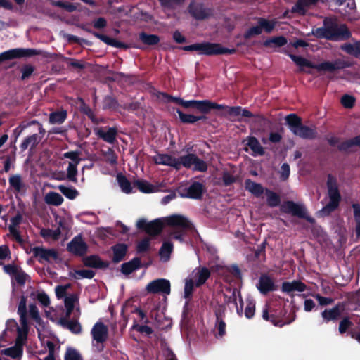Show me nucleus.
Returning <instances> with one entry per match:
<instances>
[{"label":"nucleus","instance_id":"nucleus-1","mask_svg":"<svg viewBox=\"0 0 360 360\" xmlns=\"http://www.w3.org/2000/svg\"><path fill=\"white\" fill-rule=\"evenodd\" d=\"M167 103H175L185 108H194L202 114H208L212 110L223 108L221 104H218L210 100H190L184 101L180 97H175L167 93L161 94Z\"/></svg>","mask_w":360,"mask_h":360},{"label":"nucleus","instance_id":"nucleus-2","mask_svg":"<svg viewBox=\"0 0 360 360\" xmlns=\"http://www.w3.org/2000/svg\"><path fill=\"white\" fill-rule=\"evenodd\" d=\"M288 55L290 59L300 68V71H304L302 69L303 67H307L316 69L319 72H333L338 70L344 69L347 66L346 63L340 59L335 60L333 62L327 60L315 64L302 56H296L292 53H288Z\"/></svg>","mask_w":360,"mask_h":360},{"label":"nucleus","instance_id":"nucleus-3","mask_svg":"<svg viewBox=\"0 0 360 360\" xmlns=\"http://www.w3.org/2000/svg\"><path fill=\"white\" fill-rule=\"evenodd\" d=\"M182 49L186 51H196L199 54L205 56L233 54L236 52L235 49H229L222 46L220 44L211 42L196 43L183 46Z\"/></svg>","mask_w":360,"mask_h":360},{"label":"nucleus","instance_id":"nucleus-4","mask_svg":"<svg viewBox=\"0 0 360 360\" xmlns=\"http://www.w3.org/2000/svg\"><path fill=\"white\" fill-rule=\"evenodd\" d=\"M285 120L289 129L294 135L304 139H314L316 138V131L309 126L304 125L302 119L297 115L295 113L289 114L285 117Z\"/></svg>","mask_w":360,"mask_h":360},{"label":"nucleus","instance_id":"nucleus-5","mask_svg":"<svg viewBox=\"0 0 360 360\" xmlns=\"http://www.w3.org/2000/svg\"><path fill=\"white\" fill-rule=\"evenodd\" d=\"M287 310L284 308L277 310L268 309L267 306L263 309L262 318L267 321H270L274 326L283 327L285 324H290L293 322L296 318L295 311H291L286 317Z\"/></svg>","mask_w":360,"mask_h":360},{"label":"nucleus","instance_id":"nucleus-6","mask_svg":"<svg viewBox=\"0 0 360 360\" xmlns=\"http://www.w3.org/2000/svg\"><path fill=\"white\" fill-rule=\"evenodd\" d=\"M326 186L329 202L323 207V211L330 213L339 207L341 201V194L338 188L337 178L331 174L327 176Z\"/></svg>","mask_w":360,"mask_h":360},{"label":"nucleus","instance_id":"nucleus-7","mask_svg":"<svg viewBox=\"0 0 360 360\" xmlns=\"http://www.w3.org/2000/svg\"><path fill=\"white\" fill-rule=\"evenodd\" d=\"M256 20L257 25L250 27L243 34V37L245 40L261 34L263 31L268 34L271 33L278 23L276 19L268 20L265 18L259 17L257 18Z\"/></svg>","mask_w":360,"mask_h":360},{"label":"nucleus","instance_id":"nucleus-8","mask_svg":"<svg viewBox=\"0 0 360 360\" xmlns=\"http://www.w3.org/2000/svg\"><path fill=\"white\" fill-rule=\"evenodd\" d=\"M281 211L283 213L291 214L292 216L307 220L310 224H314L315 219L307 215V209L304 205L298 204L292 200H287L281 206Z\"/></svg>","mask_w":360,"mask_h":360},{"label":"nucleus","instance_id":"nucleus-9","mask_svg":"<svg viewBox=\"0 0 360 360\" xmlns=\"http://www.w3.org/2000/svg\"><path fill=\"white\" fill-rule=\"evenodd\" d=\"M33 256L37 258V261L43 264L44 262L52 263L60 260L59 254L54 248H45L43 246H35L32 248Z\"/></svg>","mask_w":360,"mask_h":360},{"label":"nucleus","instance_id":"nucleus-10","mask_svg":"<svg viewBox=\"0 0 360 360\" xmlns=\"http://www.w3.org/2000/svg\"><path fill=\"white\" fill-rule=\"evenodd\" d=\"M202 0H191L188 11L190 15L198 20L208 19L212 15V10L205 8Z\"/></svg>","mask_w":360,"mask_h":360},{"label":"nucleus","instance_id":"nucleus-11","mask_svg":"<svg viewBox=\"0 0 360 360\" xmlns=\"http://www.w3.org/2000/svg\"><path fill=\"white\" fill-rule=\"evenodd\" d=\"M352 36L351 32L346 25H338L336 22L329 20L328 40L345 41L349 39Z\"/></svg>","mask_w":360,"mask_h":360},{"label":"nucleus","instance_id":"nucleus-12","mask_svg":"<svg viewBox=\"0 0 360 360\" xmlns=\"http://www.w3.org/2000/svg\"><path fill=\"white\" fill-rule=\"evenodd\" d=\"M41 54V51L34 49H13L0 53V64L6 60L32 57Z\"/></svg>","mask_w":360,"mask_h":360},{"label":"nucleus","instance_id":"nucleus-13","mask_svg":"<svg viewBox=\"0 0 360 360\" xmlns=\"http://www.w3.org/2000/svg\"><path fill=\"white\" fill-rule=\"evenodd\" d=\"M136 227L151 236H157L162 232L164 224L160 219H156L150 222L144 219H140L136 222Z\"/></svg>","mask_w":360,"mask_h":360},{"label":"nucleus","instance_id":"nucleus-14","mask_svg":"<svg viewBox=\"0 0 360 360\" xmlns=\"http://www.w3.org/2000/svg\"><path fill=\"white\" fill-rule=\"evenodd\" d=\"M204 192L205 186L199 181H194L188 187H179L178 189V193L181 197L195 200L201 199Z\"/></svg>","mask_w":360,"mask_h":360},{"label":"nucleus","instance_id":"nucleus-15","mask_svg":"<svg viewBox=\"0 0 360 360\" xmlns=\"http://www.w3.org/2000/svg\"><path fill=\"white\" fill-rule=\"evenodd\" d=\"M67 250L77 257H84L88 251V245L82 234L75 236L67 245Z\"/></svg>","mask_w":360,"mask_h":360},{"label":"nucleus","instance_id":"nucleus-16","mask_svg":"<svg viewBox=\"0 0 360 360\" xmlns=\"http://www.w3.org/2000/svg\"><path fill=\"white\" fill-rule=\"evenodd\" d=\"M146 290L148 293L169 295L171 284L167 279L158 278L148 283Z\"/></svg>","mask_w":360,"mask_h":360},{"label":"nucleus","instance_id":"nucleus-17","mask_svg":"<svg viewBox=\"0 0 360 360\" xmlns=\"http://www.w3.org/2000/svg\"><path fill=\"white\" fill-rule=\"evenodd\" d=\"M166 223L170 226L179 227L185 231L194 229L193 224L186 217L180 214H173L167 217Z\"/></svg>","mask_w":360,"mask_h":360},{"label":"nucleus","instance_id":"nucleus-18","mask_svg":"<svg viewBox=\"0 0 360 360\" xmlns=\"http://www.w3.org/2000/svg\"><path fill=\"white\" fill-rule=\"evenodd\" d=\"M92 338L97 343H103L108 339V327L102 322H96L91 331Z\"/></svg>","mask_w":360,"mask_h":360},{"label":"nucleus","instance_id":"nucleus-19","mask_svg":"<svg viewBox=\"0 0 360 360\" xmlns=\"http://www.w3.org/2000/svg\"><path fill=\"white\" fill-rule=\"evenodd\" d=\"M342 310L340 303L337 304L333 308L325 309L321 312L323 321L325 323H328L329 322L335 323L341 318Z\"/></svg>","mask_w":360,"mask_h":360},{"label":"nucleus","instance_id":"nucleus-20","mask_svg":"<svg viewBox=\"0 0 360 360\" xmlns=\"http://www.w3.org/2000/svg\"><path fill=\"white\" fill-rule=\"evenodd\" d=\"M82 262L84 266L104 269L109 266V262L103 261L101 257L97 255H91L89 256L83 257Z\"/></svg>","mask_w":360,"mask_h":360},{"label":"nucleus","instance_id":"nucleus-21","mask_svg":"<svg viewBox=\"0 0 360 360\" xmlns=\"http://www.w3.org/2000/svg\"><path fill=\"white\" fill-rule=\"evenodd\" d=\"M22 221V215L18 212L15 216L11 219V224L8 226V231L10 234L14 238V239L19 244H22L24 243V240L20 235V231L17 229V226H18Z\"/></svg>","mask_w":360,"mask_h":360},{"label":"nucleus","instance_id":"nucleus-22","mask_svg":"<svg viewBox=\"0 0 360 360\" xmlns=\"http://www.w3.org/2000/svg\"><path fill=\"white\" fill-rule=\"evenodd\" d=\"M257 288L262 294L266 295L270 292L276 290V286L269 276L262 274L259 278Z\"/></svg>","mask_w":360,"mask_h":360},{"label":"nucleus","instance_id":"nucleus-23","mask_svg":"<svg viewBox=\"0 0 360 360\" xmlns=\"http://www.w3.org/2000/svg\"><path fill=\"white\" fill-rule=\"evenodd\" d=\"M307 289V286L305 283L300 281L294 280L292 282L284 281L282 283L281 290L283 292L289 294L291 297H293L294 295L291 294V292L297 291V292H304Z\"/></svg>","mask_w":360,"mask_h":360},{"label":"nucleus","instance_id":"nucleus-24","mask_svg":"<svg viewBox=\"0 0 360 360\" xmlns=\"http://www.w3.org/2000/svg\"><path fill=\"white\" fill-rule=\"evenodd\" d=\"M223 108H220L219 110H225V112L223 113V115H229L231 117H236L239 115H242L245 117H253L255 115L254 114L248 110L246 108H243L240 106H233L229 107L227 105H221Z\"/></svg>","mask_w":360,"mask_h":360},{"label":"nucleus","instance_id":"nucleus-25","mask_svg":"<svg viewBox=\"0 0 360 360\" xmlns=\"http://www.w3.org/2000/svg\"><path fill=\"white\" fill-rule=\"evenodd\" d=\"M43 137L44 136L40 134H33L26 136L20 145L21 151L24 152L29 147L30 150H34L40 143Z\"/></svg>","mask_w":360,"mask_h":360},{"label":"nucleus","instance_id":"nucleus-26","mask_svg":"<svg viewBox=\"0 0 360 360\" xmlns=\"http://www.w3.org/2000/svg\"><path fill=\"white\" fill-rule=\"evenodd\" d=\"M9 185L15 193L24 195L27 191V185L23 181L21 175L13 174L9 177Z\"/></svg>","mask_w":360,"mask_h":360},{"label":"nucleus","instance_id":"nucleus-27","mask_svg":"<svg viewBox=\"0 0 360 360\" xmlns=\"http://www.w3.org/2000/svg\"><path fill=\"white\" fill-rule=\"evenodd\" d=\"M105 129H107L106 131L101 127L98 128L96 131V134L104 141L113 144L116 140L117 129L110 127H106Z\"/></svg>","mask_w":360,"mask_h":360},{"label":"nucleus","instance_id":"nucleus-28","mask_svg":"<svg viewBox=\"0 0 360 360\" xmlns=\"http://www.w3.org/2000/svg\"><path fill=\"white\" fill-rule=\"evenodd\" d=\"M143 266L141 260L139 257H136L127 262H124L121 265L120 271L126 276H128L141 269Z\"/></svg>","mask_w":360,"mask_h":360},{"label":"nucleus","instance_id":"nucleus-29","mask_svg":"<svg viewBox=\"0 0 360 360\" xmlns=\"http://www.w3.org/2000/svg\"><path fill=\"white\" fill-rule=\"evenodd\" d=\"M113 256L112 261L115 264H117L122 261L128 251V245L125 243H117L111 248Z\"/></svg>","mask_w":360,"mask_h":360},{"label":"nucleus","instance_id":"nucleus-30","mask_svg":"<svg viewBox=\"0 0 360 360\" xmlns=\"http://www.w3.org/2000/svg\"><path fill=\"white\" fill-rule=\"evenodd\" d=\"M155 162L158 165H167L179 170V164L178 158L168 154H158L155 159Z\"/></svg>","mask_w":360,"mask_h":360},{"label":"nucleus","instance_id":"nucleus-31","mask_svg":"<svg viewBox=\"0 0 360 360\" xmlns=\"http://www.w3.org/2000/svg\"><path fill=\"white\" fill-rule=\"evenodd\" d=\"M318 0H297L295 4L291 8V13H298L299 15H304L307 13V7L315 5Z\"/></svg>","mask_w":360,"mask_h":360},{"label":"nucleus","instance_id":"nucleus-32","mask_svg":"<svg viewBox=\"0 0 360 360\" xmlns=\"http://www.w3.org/2000/svg\"><path fill=\"white\" fill-rule=\"evenodd\" d=\"M246 146L252 151L253 156L264 155L265 154L264 148L261 146L258 139L255 136H248L247 138Z\"/></svg>","mask_w":360,"mask_h":360},{"label":"nucleus","instance_id":"nucleus-33","mask_svg":"<svg viewBox=\"0 0 360 360\" xmlns=\"http://www.w3.org/2000/svg\"><path fill=\"white\" fill-rule=\"evenodd\" d=\"M176 112L179 115L180 121L184 124H194L198 121L207 120V117L205 115V114L199 116L186 114L179 108L176 109Z\"/></svg>","mask_w":360,"mask_h":360},{"label":"nucleus","instance_id":"nucleus-34","mask_svg":"<svg viewBox=\"0 0 360 360\" xmlns=\"http://www.w3.org/2000/svg\"><path fill=\"white\" fill-rule=\"evenodd\" d=\"M59 322L63 327L68 328L74 334H79L82 333V326L77 321L61 318Z\"/></svg>","mask_w":360,"mask_h":360},{"label":"nucleus","instance_id":"nucleus-35","mask_svg":"<svg viewBox=\"0 0 360 360\" xmlns=\"http://www.w3.org/2000/svg\"><path fill=\"white\" fill-rule=\"evenodd\" d=\"M27 313V297L22 295L20 297L18 307V314L20 316V322L22 327H25L28 324Z\"/></svg>","mask_w":360,"mask_h":360},{"label":"nucleus","instance_id":"nucleus-36","mask_svg":"<svg viewBox=\"0 0 360 360\" xmlns=\"http://www.w3.org/2000/svg\"><path fill=\"white\" fill-rule=\"evenodd\" d=\"M67 117V110L63 109L56 110L49 114V122L51 124H60L65 121Z\"/></svg>","mask_w":360,"mask_h":360},{"label":"nucleus","instance_id":"nucleus-37","mask_svg":"<svg viewBox=\"0 0 360 360\" xmlns=\"http://www.w3.org/2000/svg\"><path fill=\"white\" fill-rule=\"evenodd\" d=\"M211 275L210 271L207 267H201L195 275V285L200 287L202 285Z\"/></svg>","mask_w":360,"mask_h":360},{"label":"nucleus","instance_id":"nucleus-38","mask_svg":"<svg viewBox=\"0 0 360 360\" xmlns=\"http://www.w3.org/2000/svg\"><path fill=\"white\" fill-rule=\"evenodd\" d=\"M245 184V188L256 197H259L264 192L265 193V190L260 184L252 181L251 179H246Z\"/></svg>","mask_w":360,"mask_h":360},{"label":"nucleus","instance_id":"nucleus-39","mask_svg":"<svg viewBox=\"0 0 360 360\" xmlns=\"http://www.w3.org/2000/svg\"><path fill=\"white\" fill-rule=\"evenodd\" d=\"M139 39L148 46L157 45L160 41L159 36L157 34H148L145 32L139 34Z\"/></svg>","mask_w":360,"mask_h":360},{"label":"nucleus","instance_id":"nucleus-40","mask_svg":"<svg viewBox=\"0 0 360 360\" xmlns=\"http://www.w3.org/2000/svg\"><path fill=\"white\" fill-rule=\"evenodd\" d=\"M265 195L266 196V204L270 207H276L281 204V197L276 192L266 188Z\"/></svg>","mask_w":360,"mask_h":360},{"label":"nucleus","instance_id":"nucleus-41","mask_svg":"<svg viewBox=\"0 0 360 360\" xmlns=\"http://www.w3.org/2000/svg\"><path fill=\"white\" fill-rule=\"evenodd\" d=\"M329 20H323V27H318L312 30V34L319 39H326L328 40Z\"/></svg>","mask_w":360,"mask_h":360},{"label":"nucleus","instance_id":"nucleus-42","mask_svg":"<svg viewBox=\"0 0 360 360\" xmlns=\"http://www.w3.org/2000/svg\"><path fill=\"white\" fill-rule=\"evenodd\" d=\"M116 179L121 190L124 193L129 194L132 192L131 184L124 174L122 173L117 174Z\"/></svg>","mask_w":360,"mask_h":360},{"label":"nucleus","instance_id":"nucleus-43","mask_svg":"<svg viewBox=\"0 0 360 360\" xmlns=\"http://www.w3.org/2000/svg\"><path fill=\"white\" fill-rule=\"evenodd\" d=\"M287 39L284 36L273 37L267 39L263 42L265 47H271L274 45L275 47H282L287 44Z\"/></svg>","mask_w":360,"mask_h":360},{"label":"nucleus","instance_id":"nucleus-44","mask_svg":"<svg viewBox=\"0 0 360 360\" xmlns=\"http://www.w3.org/2000/svg\"><path fill=\"white\" fill-rule=\"evenodd\" d=\"M134 185L144 193H151L155 191V187L146 180H136Z\"/></svg>","mask_w":360,"mask_h":360},{"label":"nucleus","instance_id":"nucleus-45","mask_svg":"<svg viewBox=\"0 0 360 360\" xmlns=\"http://www.w3.org/2000/svg\"><path fill=\"white\" fill-rule=\"evenodd\" d=\"M353 326L354 323L350 320V318L344 316L339 322L338 331L340 335H343L346 333H348V335H349V332L353 331L351 330Z\"/></svg>","mask_w":360,"mask_h":360},{"label":"nucleus","instance_id":"nucleus-46","mask_svg":"<svg viewBox=\"0 0 360 360\" xmlns=\"http://www.w3.org/2000/svg\"><path fill=\"white\" fill-rule=\"evenodd\" d=\"M342 49L356 58L360 57V41L355 42L354 44H345L342 46Z\"/></svg>","mask_w":360,"mask_h":360},{"label":"nucleus","instance_id":"nucleus-47","mask_svg":"<svg viewBox=\"0 0 360 360\" xmlns=\"http://www.w3.org/2000/svg\"><path fill=\"white\" fill-rule=\"evenodd\" d=\"M45 201L49 205L58 206L63 203V198L56 192H49L45 197Z\"/></svg>","mask_w":360,"mask_h":360},{"label":"nucleus","instance_id":"nucleus-48","mask_svg":"<svg viewBox=\"0 0 360 360\" xmlns=\"http://www.w3.org/2000/svg\"><path fill=\"white\" fill-rule=\"evenodd\" d=\"M95 274V271L90 269L75 270L74 273H69L70 277L76 279H79L80 278L91 279L94 277Z\"/></svg>","mask_w":360,"mask_h":360},{"label":"nucleus","instance_id":"nucleus-49","mask_svg":"<svg viewBox=\"0 0 360 360\" xmlns=\"http://www.w3.org/2000/svg\"><path fill=\"white\" fill-rule=\"evenodd\" d=\"M196 158V155L193 153H189L186 155L181 156L178 158V162L179 164V169L181 166H184L186 168H191L193 163L195 162V160Z\"/></svg>","mask_w":360,"mask_h":360},{"label":"nucleus","instance_id":"nucleus-50","mask_svg":"<svg viewBox=\"0 0 360 360\" xmlns=\"http://www.w3.org/2000/svg\"><path fill=\"white\" fill-rule=\"evenodd\" d=\"M28 330V324H27L26 326H22L21 328H18L17 330L18 335L15 340V345H18L21 348H22L27 340Z\"/></svg>","mask_w":360,"mask_h":360},{"label":"nucleus","instance_id":"nucleus-51","mask_svg":"<svg viewBox=\"0 0 360 360\" xmlns=\"http://www.w3.org/2000/svg\"><path fill=\"white\" fill-rule=\"evenodd\" d=\"M119 107L117 100L112 96H105L103 101V110H116Z\"/></svg>","mask_w":360,"mask_h":360},{"label":"nucleus","instance_id":"nucleus-52","mask_svg":"<svg viewBox=\"0 0 360 360\" xmlns=\"http://www.w3.org/2000/svg\"><path fill=\"white\" fill-rule=\"evenodd\" d=\"M4 353L13 359H18L22 356L23 348L15 344L14 346L5 349Z\"/></svg>","mask_w":360,"mask_h":360},{"label":"nucleus","instance_id":"nucleus-53","mask_svg":"<svg viewBox=\"0 0 360 360\" xmlns=\"http://www.w3.org/2000/svg\"><path fill=\"white\" fill-rule=\"evenodd\" d=\"M58 190L68 199L74 200L78 195V191L72 187H68L63 185L58 186Z\"/></svg>","mask_w":360,"mask_h":360},{"label":"nucleus","instance_id":"nucleus-54","mask_svg":"<svg viewBox=\"0 0 360 360\" xmlns=\"http://www.w3.org/2000/svg\"><path fill=\"white\" fill-rule=\"evenodd\" d=\"M51 5L63 8L70 13L74 12L77 9V6L74 4L63 1H52Z\"/></svg>","mask_w":360,"mask_h":360},{"label":"nucleus","instance_id":"nucleus-55","mask_svg":"<svg viewBox=\"0 0 360 360\" xmlns=\"http://www.w3.org/2000/svg\"><path fill=\"white\" fill-rule=\"evenodd\" d=\"M246 307L245 309V316L247 319H252L255 312V302L252 299L246 300Z\"/></svg>","mask_w":360,"mask_h":360},{"label":"nucleus","instance_id":"nucleus-56","mask_svg":"<svg viewBox=\"0 0 360 360\" xmlns=\"http://www.w3.org/2000/svg\"><path fill=\"white\" fill-rule=\"evenodd\" d=\"M11 259V252L7 245H0V265H4V261Z\"/></svg>","mask_w":360,"mask_h":360},{"label":"nucleus","instance_id":"nucleus-57","mask_svg":"<svg viewBox=\"0 0 360 360\" xmlns=\"http://www.w3.org/2000/svg\"><path fill=\"white\" fill-rule=\"evenodd\" d=\"M75 164H72V162H69L68 169H67V178L68 180L72 182H77V169Z\"/></svg>","mask_w":360,"mask_h":360},{"label":"nucleus","instance_id":"nucleus-58","mask_svg":"<svg viewBox=\"0 0 360 360\" xmlns=\"http://www.w3.org/2000/svg\"><path fill=\"white\" fill-rule=\"evenodd\" d=\"M173 250V245L170 242H164L160 249L159 254L162 257H169Z\"/></svg>","mask_w":360,"mask_h":360},{"label":"nucleus","instance_id":"nucleus-59","mask_svg":"<svg viewBox=\"0 0 360 360\" xmlns=\"http://www.w3.org/2000/svg\"><path fill=\"white\" fill-rule=\"evenodd\" d=\"M34 67L30 64H26L21 67L20 72L22 73L21 79L25 80L28 79L33 73Z\"/></svg>","mask_w":360,"mask_h":360},{"label":"nucleus","instance_id":"nucleus-60","mask_svg":"<svg viewBox=\"0 0 360 360\" xmlns=\"http://www.w3.org/2000/svg\"><path fill=\"white\" fill-rule=\"evenodd\" d=\"M194 285L195 284H194L193 280H191V279L186 281L185 285H184V297L186 300H191Z\"/></svg>","mask_w":360,"mask_h":360},{"label":"nucleus","instance_id":"nucleus-61","mask_svg":"<svg viewBox=\"0 0 360 360\" xmlns=\"http://www.w3.org/2000/svg\"><path fill=\"white\" fill-rule=\"evenodd\" d=\"M160 5L165 8L172 9L176 6L181 5L185 0H158Z\"/></svg>","mask_w":360,"mask_h":360},{"label":"nucleus","instance_id":"nucleus-62","mask_svg":"<svg viewBox=\"0 0 360 360\" xmlns=\"http://www.w3.org/2000/svg\"><path fill=\"white\" fill-rule=\"evenodd\" d=\"M29 313L32 319H33L37 323L41 324L42 319L39 316L38 308L34 304H30Z\"/></svg>","mask_w":360,"mask_h":360},{"label":"nucleus","instance_id":"nucleus-63","mask_svg":"<svg viewBox=\"0 0 360 360\" xmlns=\"http://www.w3.org/2000/svg\"><path fill=\"white\" fill-rule=\"evenodd\" d=\"M355 101V98L348 94H345L341 98V103L346 108H352L354 105Z\"/></svg>","mask_w":360,"mask_h":360},{"label":"nucleus","instance_id":"nucleus-64","mask_svg":"<svg viewBox=\"0 0 360 360\" xmlns=\"http://www.w3.org/2000/svg\"><path fill=\"white\" fill-rule=\"evenodd\" d=\"M149 248L150 239L148 238H144L137 244L136 251L138 253H143L148 251Z\"/></svg>","mask_w":360,"mask_h":360}]
</instances>
